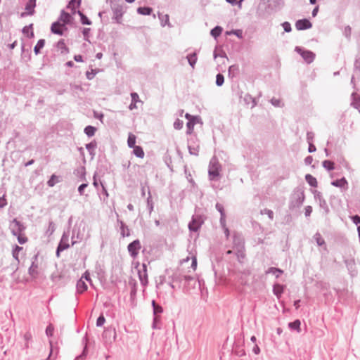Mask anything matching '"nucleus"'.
I'll use <instances>...</instances> for the list:
<instances>
[{
  "label": "nucleus",
  "mask_w": 360,
  "mask_h": 360,
  "mask_svg": "<svg viewBox=\"0 0 360 360\" xmlns=\"http://www.w3.org/2000/svg\"><path fill=\"white\" fill-rule=\"evenodd\" d=\"M224 76L221 74H218L217 75V78H216V84L218 86H221L224 83Z\"/></svg>",
  "instance_id": "c756f323"
},
{
  "label": "nucleus",
  "mask_w": 360,
  "mask_h": 360,
  "mask_svg": "<svg viewBox=\"0 0 360 360\" xmlns=\"http://www.w3.org/2000/svg\"><path fill=\"white\" fill-rule=\"evenodd\" d=\"M66 65L71 68L74 65V63L72 61H68L67 62Z\"/></svg>",
  "instance_id": "bf43d9fd"
},
{
  "label": "nucleus",
  "mask_w": 360,
  "mask_h": 360,
  "mask_svg": "<svg viewBox=\"0 0 360 360\" xmlns=\"http://www.w3.org/2000/svg\"><path fill=\"white\" fill-rule=\"evenodd\" d=\"M94 185L96 187H97V186H98V183H97V181H96V178H95V177H94Z\"/></svg>",
  "instance_id": "338daca9"
},
{
  "label": "nucleus",
  "mask_w": 360,
  "mask_h": 360,
  "mask_svg": "<svg viewBox=\"0 0 360 360\" xmlns=\"http://www.w3.org/2000/svg\"><path fill=\"white\" fill-rule=\"evenodd\" d=\"M331 184L336 187L347 188L348 184L345 178H342L333 181Z\"/></svg>",
  "instance_id": "9b49d317"
},
{
  "label": "nucleus",
  "mask_w": 360,
  "mask_h": 360,
  "mask_svg": "<svg viewBox=\"0 0 360 360\" xmlns=\"http://www.w3.org/2000/svg\"><path fill=\"white\" fill-rule=\"evenodd\" d=\"M78 6H77V4H75L74 3V0H71L68 6V8L71 9V10H75L76 8H77Z\"/></svg>",
  "instance_id": "a19ab883"
},
{
  "label": "nucleus",
  "mask_w": 360,
  "mask_h": 360,
  "mask_svg": "<svg viewBox=\"0 0 360 360\" xmlns=\"http://www.w3.org/2000/svg\"><path fill=\"white\" fill-rule=\"evenodd\" d=\"M29 29H30L29 27H25L23 28L22 31H23L24 33H27L28 31H29Z\"/></svg>",
  "instance_id": "e2e57ef3"
},
{
  "label": "nucleus",
  "mask_w": 360,
  "mask_h": 360,
  "mask_svg": "<svg viewBox=\"0 0 360 360\" xmlns=\"http://www.w3.org/2000/svg\"><path fill=\"white\" fill-rule=\"evenodd\" d=\"M103 56V54L101 53H98L96 54V58L98 59H101Z\"/></svg>",
  "instance_id": "680f3d73"
},
{
  "label": "nucleus",
  "mask_w": 360,
  "mask_h": 360,
  "mask_svg": "<svg viewBox=\"0 0 360 360\" xmlns=\"http://www.w3.org/2000/svg\"><path fill=\"white\" fill-rule=\"evenodd\" d=\"M137 12L141 15H148L152 13V8L149 7H139Z\"/></svg>",
  "instance_id": "f3484780"
},
{
  "label": "nucleus",
  "mask_w": 360,
  "mask_h": 360,
  "mask_svg": "<svg viewBox=\"0 0 360 360\" xmlns=\"http://www.w3.org/2000/svg\"><path fill=\"white\" fill-rule=\"evenodd\" d=\"M114 19L115 20L116 22L117 23H122V19L124 14V9L122 6H118L114 9Z\"/></svg>",
  "instance_id": "0eeeda50"
},
{
  "label": "nucleus",
  "mask_w": 360,
  "mask_h": 360,
  "mask_svg": "<svg viewBox=\"0 0 360 360\" xmlns=\"http://www.w3.org/2000/svg\"><path fill=\"white\" fill-rule=\"evenodd\" d=\"M165 22L163 25H165L166 24H168L169 23V16L168 15H165Z\"/></svg>",
  "instance_id": "13d9d810"
},
{
  "label": "nucleus",
  "mask_w": 360,
  "mask_h": 360,
  "mask_svg": "<svg viewBox=\"0 0 360 360\" xmlns=\"http://www.w3.org/2000/svg\"><path fill=\"white\" fill-rule=\"evenodd\" d=\"M238 71V67L236 65H231L229 67V75L232 74L234 75Z\"/></svg>",
  "instance_id": "7c9ffc66"
},
{
  "label": "nucleus",
  "mask_w": 360,
  "mask_h": 360,
  "mask_svg": "<svg viewBox=\"0 0 360 360\" xmlns=\"http://www.w3.org/2000/svg\"><path fill=\"white\" fill-rule=\"evenodd\" d=\"M295 27L298 30H307L311 27V23L307 19L299 20L295 23Z\"/></svg>",
  "instance_id": "39448f33"
},
{
  "label": "nucleus",
  "mask_w": 360,
  "mask_h": 360,
  "mask_svg": "<svg viewBox=\"0 0 360 360\" xmlns=\"http://www.w3.org/2000/svg\"><path fill=\"white\" fill-rule=\"evenodd\" d=\"M262 214H266L271 219L274 218V213L271 210L265 209L263 211H262Z\"/></svg>",
  "instance_id": "2f4dec72"
},
{
  "label": "nucleus",
  "mask_w": 360,
  "mask_h": 360,
  "mask_svg": "<svg viewBox=\"0 0 360 360\" xmlns=\"http://www.w3.org/2000/svg\"><path fill=\"white\" fill-rule=\"evenodd\" d=\"M311 210H312L311 207L309 206V207H306V211H305L306 215L307 216L309 215L310 213L311 212Z\"/></svg>",
  "instance_id": "864d4df0"
},
{
  "label": "nucleus",
  "mask_w": 360,
  "mask_h": 360,
  "mask_svg": "<svg viewBox=\"0 0 360 360\" xmlns=\"http://www.w3.org/2000/svg\"><path fill=\"white\" fill-rule=\"evenodd\" d=\"M127 143H128L129 147H130V148H133V147L136 146V145H135V143H136V136H135V135H134L133 134H129V137H128V140H127Z\"/></svg>",
  "instance_id": "412c9836"
},
{
  "label": "nucleus",
  "mask_w": 360,
  "mask_h": 360,
  "mask_svg": "<svg viewBox=\"0 0 360 360\" xmlns=\"http://www.w3.org/2000/svg\"><path fill=\"white\" fill-rule=\"evenodd\" d=\"M11 228L13 235H17L20 232H23L25 229L23 224L15 219L11 221Z\"/></svg>",
  "instance_id": "7ed1b4c3"
},
{
  "label": "nucleus",
  "mask_w": 360,
  "mask_h": 360,
  "mask_svg": "<svg viewBox=\"0 0 360 360\" xmlns=\"http://www.w3.org/2000/svg\"><path fill=\"white\" fill-rule=\"evenodd\" d=\"M301 55L307 63H311L314 60L315 56V55L312 52L309 51H302Z\"/></svg>",
  "instance_id": "9d476101"
},
{
  "label": "nucleus",
  "mask_w": 360,
  "mask_h": 360,
  "mask_svg": "<svg viewBox=\"0 0 360 360\" xmlns=\"http://www.w3.org/2000/svg\"><path fill=\"white\" fill-rule=\"evenodd\" d=\"M200 227V224L197 221L196 219H193V221L189 224V229L191 231H197Z\"/></svg>",
  "instance_id": "b1692460"
},
{
  "label": "nucleus",
  "mask_w": 360,
  "mask_h": 360,
  "mask_svg": "<svg viewBox=\"0 0 360 360\" xmlns=\"http://www.w3.org/2000/svg\"><path fill=\"white\" fill-rule=\"evenodd\" d=\"M84 278L86 281H90L89 274L88 272H86L77 283V290L79 293H82L87 289V285L85 281L83 280Z\"/></svg>",
  "instance_id": "f257e3e1"
},
{
  "label": "nucleus",
  "mask_w": 360,
  "mask_h": 360,
  "mask_svg": "<svg viewBox=\"0 0 360 360\" xmlns=\"http://www.w3.org/2000/svg\"><path fill=\"white\" fill-rule=\"evenodd\" d=\"M16 236H18V240L20 244H24L27 241V238L23 232H20Z\"/></svg>",
  "instance_id": "393cba45"
},
{
  "label": "nucleus",
  "mask_w": 360,
  "mask_h": 360,
  "mask_svg": "<svg viewBox=\"0 0 360 360\" xmlns=\"http://www.w3.org/2000/svg\"><path fill=\"white\" fill-rule=\"evenodd\" d=\"M153 307H154V312L156 314V313H160L162 312V307L157 305L155 304V301H153Z\"/></svg>",
  "instance_id": "c9c22d12"
},
{
  "label": "nucleus",
  "mask_w": 360,
  "mask_h": 360,
  "mask_svg": "<svg viewBox=\"0 0 360 360\" xmlns=\"http://www.w3.org/2000/svg\"><path fill=\"white\" fill-rule=\"evenodd\" d=\"M45 44L44 39H40L38 41L37 44L34 46V51L36 54H38L40 52V50L43 49Z\"/></svg>",
  "instance_id": "6ab92c4d"
},
{
  "label": "nucleus",
  "mask_w": 360,
  "mask_h": 360,
  "mask_svg": "<svg viewBox=\"0 0 360 360\" xmlns=\"http://www.w3.org/2000/svg\"><path fill=\"white\" fill-rule=\"evenodd\" d=\"M36 0H29L25 6V11L22 13L21 16L32 15L34 12Z\"/></svg>",
  "instance_id": "20e7f679"
},
{
  "label": "nucleus",
  "mask_w": 360,
  "mask_h": 360,
  "mask_svg": "<svg viewBox=\"0 0 360 360\" xmlns=\"http://www.w3.org/2000/svg\"><path fill=\"white\" fill-rule=\"evenodd\" d=\"M57 46L59 50H60L61 53H69V49L67 47L65 41L63 39L60 40Z\"/></svg>",
  "instance_id": "f8f14e48"
},
{
  "label": "nucleus",
  "mask_w": 360,
  "mask_h": 360,
  "mask_svg": "<svg viewBox=\"0 0 360 360\" xmlns=\"http://www.w3.org/2000/svg\"><path fill=\"white\" fill-rule=\"evenodd\" d=\"M187 59H188V61L189 64L191 65V66L193 68H194L195 64L197 62V56H196V54L195 53H192V54H189L187 56Z\"/></svg>",
  "instance_id": "a211bd4d"
},
{
  "label": "nucleus",
  "mask_w": 360,
  "mask_h": 360,
  "mask_svg": "<svg viewBox=\"0 0 360 360\" xmlns=\"http://www.w3.org/2000/svg\"><path fill=\"white\" fill-rule=\"evenodd\" d=\"M141 243L139 240H134L128 245V250L131 255L135 257L138 253L139 250L141 249Z\"/></svg>",
  "instance_id": "f03ea898"
},
{
  "label": "nucleus",
  "mask_w": 360,
  "mask_h": 360,
  "mask_svg": "<svg viewBox=\"0 0 360 360\" xmlns=\"http://www.w3.org/2000/svg\"><path fill=\"white\" fill-rule=\"evenodd\" d=\"M334 162L330 160H324L323 162V167L328 171L334 169Z\"/></svg>",
  "instance_id": "aec40b11"
},
{
  "label": "nucleus",
  "mask_w": 360,
  "mask_h": 360,
  "mask_svg": "<svg viewBox=\"0 0 360 360\" xmlns=\"http://www.w3.org/2000/svg\"><path fill=\"white\" fill-rule=\"evenodd\" d=\"M222 32V29L220 27H216L211 31V34L214 37H217L221 34Z\"/></svg>",
  "instance_id": "cd10ccee"
},
{
  "label": "nucleus",
  "mask_w": 360,
  "mask_h": 360,
  "mask_svg": "<svg viewBox=\"0 0 360 360\" xmlns=\"http://www.w3.org/2000/svg\"><path fill=\"white\" fill-rule=\"evenodd\" d=\"M253 352L255 354H258L260 352V349L257 345L254 347Z\"/></svg>",
  "instance_id": "3c124183"
},
{
  "label": "nucleus",
  "mask_w": 360,
  "mask_h": 360,
  "mask_svg": "<svg viewBox=\"0 0 360 360\" xmlns=\"http://www.w3.org/2000/svg\"><path fill=\"white\" fill-rule=\"evenodd\" d=\"M305 179L307 181V182L311 186H313V187H317L318 186V182H317V180L315 177H314L311 174H307L305 176Z\"/></svg>",
  "instance_id": "ddd939ff"
},
{
  "label": "nucleus",
  "mask_w": 360,
  "mask_h": 360,
  "mask_svg": "<svg viewBox=\"0 0 360 360\" xmlns=\"http://www.w3.org/2000/svg\"><path fill=\"white\" fill-rule=\"evenodd\" d=\"M51 32L54 34L62 35L65 30H66L64 24L58 22H54L51 25Z\"/></svg>",
  "instance_id": "423d86ee"
},
{
  "label": "nucleus",
  "mask_w": 360,
  "mask_h": 360,
  "mask_svg": "<svg viewBox=\"0 0 360 360\" xmlns=\"http://www.w3.org/2000/svg\"><path fill=\"white\" fill-rule=\"evenodd\" d=\"M251 341H252L253 342H255V341H256V338H255V336H252V337L251 338Z\"/></svg>",
  "instance_id": "774afa93"
},
{
  "label": "nucleus",
  "mask_w": 360,
  "mask_h": 360,
  "mask_svg": "<svg viewBox=\"0 0 360 360\" xmlns=\"http://www.w3.org/2000/svg\"><path fill=\"white\" fill-rule=\"evenodd\" d=\"M283 29L285 32H289L291 31V26L290 24L288 22H285L283 24Z\"/></svg>",
  "instance_id": "58836bf2"
},
{
  "label": "nucleus",
  "mask_w": 360,
  "mask_h": 360,
  "mask_svg": "<svg viewBox=\"0 0 360 360\" xmlns=\"http://www.w3.org/2000/svg\"><path fill=\"white\" fill-rule=\"evenodd\" d=\"M209 174L212 179L217 177L219 174L218 164H212L209 169Z\"/></svg>",
  "instance_id": "1a4fd4ad"
},
{
  "label": "nucleus",
  "mask_w": 360,
  "mask_h": 360,
  "mask_svg": "<svg viewBox=\"0 0 360 360\" xmlns=\"http://www.w3.org/2000/svg\"><path fill=\"white\" fill-rule=\"evenodd\" d=\"M68 247V245H65L61 243L59 244L58 249H57V255L59 257V252L60 251H63L65 249H66Z\"/></svg>",
  "instance_id": "ea45409f"
},
{
  "label": "nucleus",
  "mask_w": 360,
  "mask_h": 360,
  "mask_svg": "<svg viewBox=\"0 0 360 360\" xmlns=\"http://www.w3.org/2000/svg\"><path fill=\"white\" fill-rule=\"evenodd\" d=\"M78 14L81 17V22L82 24H84V25H91V22L81 11H78Z\"/></svg>",
  "instance_id": "bb28decb"
},
{
  "label": "nucleus",
  "mask_w": 360,
  "mask_h": 360,
  "mask_svg": "<svg viewBox=\"0 0 360 360\" xmlns=\"http://www.w3.org/2000/svg\"><path fill=\"white\" fill-rule=\"evenodd\" d=\"M174 126L175 129H180L183 127V122L179 120H177L176 121H175Z\"/></svg>",
  "instance_id": "f704fd0d"
},
{
  "label": "nucleus",
  "mask_w": 360,
  "mask_h": 360,
  "mask_svg": "<svg viewBox=\"0 0 360 360\" xmlns=\"http://www.w3.org/2000/svg\"><path fill=\"white\" fill-rule=\"evenodd\" d=\"M33 162H34V160H32L29 161L28 162H27V163L25 164V166H26V167H27V166H29V165H32Z\"/></svg>",
  "instance_id": "0e129e2a"
},
{
  "label": "nucleus",
  "mask_w": 360,
  "mask_h": 360,
  "mask_svg": "<svg viewBox=\"0 0 360 360\" xmlns=\"http://www.w3.org/2000/svg\"><path fill=\"white\" fill-rule=\"evenodd\" d=\"M226 1L233 4L236 1V0H226Z\"/></svg>",
  "instance_id": "69168bd1"
},
{
  "label": "nucleus",
  "mask_w": 360,
  "mask_h": 360,
  "mask_svg": "<svg viewBox=\"0 0 360 360\" xmlns=\"http://www.w3.org/2000/svg\"><path fill=\"white\" fill-rule=\"evenodd\" d=\"M186 117L188 120V122L187 123V132L188 134H191L193 132V131L194 125L196 123V122H195L196 118L193 117V116H191L189 114H186Z\"/></svg>",
  "instance_id": "6e6552de"
},
{
  "label": "nucleus",
  "mask_w": 360,
  "mask_h": 360,
  "mask_svg": "<svg viewBox=\"0 0 360 360\" xmlns=\"http://www.w3.org/2000/svg\"><path fill=\"white\" fill-rule=\"evenodd\" d=\"M315 150H316L315 146L313 145L312 143H310L309 146V152L312 153V152H314Z\"/></svg>",
  "instance_id": "de8ad7c7"
},
{
  "label": "nucleus",
  "mask_w": 360,
  "mask_h": 360,
  "mask_svg": "<svg viewBox=\"0 0 360 360\" xmlns=\"http://www.w3.org/2000/svg\"><path fill=\"white\" fill-rule=\"evenodd\" d=\"M136 103H134V102H133V101L131 102V104H130V105H129V108H130V110H133V109H134V108H136Z\"/></svg>",
  "instance_id": "6e6d98bb"
},
{
  "label": "nucleus",
  "mask_w": 360,
  "mask_h": 360,
  "mask_svg": "<svg viewBox=\"0 0 360 360\" xmlns=\"http://www.w3.org/2000/svg\"><path fill=\"white\" fill-rule=\"evenodd\" d=\"M105 321V317L103 316H100L96 321L97 326H101L104 324Z\"/></svg>",
  "instance_id": "473e14b6"
},
{
  "label": "nucleus",
  "mask_w": 360,
  "mask_h": 360,
  "mask_svg": "<svg viewBox=\"0 0 360 360\" xmlns=\"http://www.w3.org/2000/svg\"><path fill=\"white\" fill-rule=\"evenodd\" d=\"M284 290V286L280 284H276L274 286V293L278 296L280 297L281 295L283 293Z\"/></svg>",
  "instance_id": "dca6fc26"
},
{
  "label": "nucleus",
  "mask_w": 360,
  "mask_h": 360,
  "mask_svg": "<svg viewBox=\"0 0 360 360\" xmlns=\"http://www.w3.org/2000/svg\"><path fill=\"white\" fill-rule=\"evenodd\" d=\"M96 131V129L92 126H87L84 129V132L89 136H93Z\"/></svg>",
  "instance_id": "4be33fe9"
},
{
  "label": "nucleus",
  "mask_w": 360,
  "mask_h": 360,
  "mask_svg": "<svg viewBox=\"0 0 360 360\" xmlns=\"http://www.w3.org/2000/svg\"><path fill=\"white\" fill-rule=\"evenodd\" d=\"M22 250V248L18 245L15 246L13 250V257L18 259V252Z\"/></svg>",
  "instance_id": "4c0bfd02"
},
{
  "label": "nucleus",
  "mask_w": 360,
  "mask_h": 360,
  "mask_svg": "<svg viewBox=\"0 0 360 360\" xmlns=\"http://www.w3.org/2000/svg\"><path fill=\"white\" fill-rule=\"evenodd\" d=\"M317 243L319 245H321L324 243V240L320 238V236H318L316 238Z\"/></svg>",
  "instance_id": "603ef678"
},
{
  "label": "nucleus",
  "mask_w": 360,
  "mask_h": 360,
  "mask_svg": "<svg viewBox=\"0 0 360 360\" xmlns=\"http://www.w3.org/2000/svg\"><path fill=\"white\" fill-rule=\"evenodd\" d=\"M70 18L71 16L68 13L62 11L60 16V20L63 22L62 24H64L65 25L66 23H68L70 21Z\"/></svg>",
  "instance_id": "2eb2a0df"
},
{
  "label": "nucleus",
  "mask_w": 360,
  "mask_h": 360,
  "mask_svg": "<svg viewBox=\"0 0 360 360\" xmlns=\"http://www.w3.org/2000/svg\"><path fill=\"white\" fill-rule=\"evenodd\" d=\"M313 162V158L311 156H308L305 158L304 162L306 165H311Z\"/></svg>",
  "instance_id": "c03bdc74"
},
{
  "label": "nucleus",
  "mask_w": 360,
  "mask_h": 360,
  "mask_svg": "<svg viewBox=\"0 0 360 360\" xmlns=\"http://www.w3.org/2000/svg\"><path fill=\"white\" fill-rule=\"evenodd\" d=\"M191 266H192L193 270L196 269V267H197V259H196V257L195 256L192 257V264H191Z\"/></svg>",
  "instance_id": "37998d69"
},
{
  "label": "nucleus",
  "mask_w": 360,
  "mask_h": 360,
  "mask_svg": "<svg viewBox=\"0 0 360 360\" xmlns=\"http://www.w3.org/2000/svg\"><path fill=\"white\" fill-rule=\"evenodd\" d=\"M319 11V6H316L312 11V15L316 16Z\"/></svg>",
  "instance_id": "5fc2aeb1"
},
{
  "label": "nucleus",
  "mask_w": 360,
  "mask_h": 360,
  "mask_svg": "<svg viewBox=\"0 0 360 360\" xmlns=\"http://www.w3.org/2000/svg\"><path fill=\"white\" fill-rule=\"evenodd\" d=\"M96 71L94 70H91V72H89V71L86 72V75L87 79H92L94 77V76L96 75Z\"/></svg>",
  "instance_id": "72a5a7b5"
},
{
  "label": "nucleus",
  "mask_w": 360,
  "mask_h": 360,
  "mask_svg": "<svg viewBox=\"0 0 360 360\" xmlns=\"http://www.w3.org/2000/svg\"><path fill=\"white\" fill-rule=\"evenodd\" d=\"M269 273L274 274L276 277H278L280 274L283 273V271L276 268H270L268 271Z\"/></svg>",
  "instance_id": "c85d7f7f"
},
{
  "label": "nucleus",
  "mask_w": 360,
  "mask_h": 360,
  "mask_svg": "<svg viewBox=\"0 0 360 360\" xmlns=\"http://www.w3.org/2000/svg\"><path fill=\"white\" fill-rule=\"evenodd\" d=\"M353 221H354L356 224H357L360 223V217H359V216H357V215H356V216H354V217H353Z\"/></svg>",
  "instance_id": "8fccbe9b"
},
{
  "label": "nucleus",
  "mask_w": 360,
  "mask_h": 360,
  "mask_svg": "<svg viewBox=\"0 0 360 360\" xmlns=\"http://www.w3.org/2000/svg\"><path fill=\"white\" fill-rule=\"evenodd\" d=\"M87 186V184H83L82 185L79 186V188H78V191L80 193H82L83 192V190Z\"/></svg>",
  "instance_id": "49530a36"
},
{
  "label": "nucleus",
  "mask_w": 360,
  "mask_h": 360,
  "mask_svg": "<svg viewBox=\"0 0 360 360\" xmlns=\"http://www.w3.org/2000/svg\"><path fill=\"white\" fill-rule=\"evenodd\" d=\"M354 106L360 112V101H356L353 103Z\"/></svg>",
  "instance_id": "09e8293b"
},
{
  "label": "nucleus",
  "mask_w": 360,
  "mask_h": 360,
  "mask_svg": "<svg viewBox=\"0 0 360 360\" xmlns=\"http://www.w3.org/2000/svg\"><path fill=\"white\" fill-rule=\"evenodd\" d=\"M75 4H77V6L80 5V0H74Z\"/></svg>",
  "instance_id": "052dcab7"
},
{
  "label": "nucleus",
  "mask_w": 360,
  "mask_h": 360,
  "mask_svg": "<svg viewBox=\"0 0 360 360\" xmlns=\"http://www.w3.org/2000/svg\"><path fill=\"white\" fill-rule=\"evenodd\" d=\"M300 325L301 323L299 320H295L293 322H290L289 323V327L292 329L297 330L298 332L300 331Z\"/></svg>",
  "instance_id": "5701e85b"
},
{
  "label": "nucleus",
  "mask_w": 360,
  "mask_h": 360,
  "mask_svg": "<svg viewBox=\"0 0 360 360\" xmlns=\"http://www.w3.org/2000/svg\"><path fill=\"white\" fill-rule=\"evenodd\" d=\"M133 153L136 157L139 158H143L145 153L143 148L141 146H136L133 147Z\"/></svg>",
  "instance_id": "4468645a"
},
{
  "label": "nucleus",
  "mask_w": 360,
  "mask_h": 360,
  "mask_svg": "<svg viewBox=\"0 0 360 360\" xmlns=\"http://www.w3.org/2000/svg\"><path fill=\"white\" fill-rule=\"evenodd\" d=\"M53 333V326L52 325H49L46 330V333L47 335L51 336Z\"/></svg>",
  "instance_id": "e433bc0d"
},
{
  "label": "nucleus",
  "mask_w": 360,
  "mask_h": 360,
  "mask_svg": "<svg viewBox=\"0 0 360 360\" xmlns=\"http://www.w3.org/2000/svg\"><path fill=\"white\" fill-rule=\"evenodd\" d=\"M74 59L77 62H82L83 61L82 56L81 55L75 56Z\"/></svg>",
  "instance_id": "a18cd8bd"
},
{
  "label": "nucleus",
  "mask_w": 360,
  "mask_h": 360,
  "mask_svg": "<svg viewBox=\"0 0 360 360\" xmlns=\"http://www.w3.org/2000/svg\"><path fill=\"white\" fill-rule=\"evenodd\" d=\"M58 181V177L55 174H53L50 179L48 181L47 184L49 186L53 187L57 182Z\"/></svg>",
  "instance_id": "a878e982"
},
{
  "label": "nucleus",
  "mask_w": 360,
  "mask_h": 360,
  "mask_svg": "<svg viewBox=\"0 0 360 360\" xmlns=\"http://www.w3.org/2000/svg\"><path fill=\"white\" fill-rule=\"evenodd\" d=\"M89 31V28L84 29L83 34H84V37H87Z\"/></svg>",
  "instance_id": "4d7b16f0"
},
{
  "label": "nucleus",
  "mask_w": 360,
  "mask_h": 360,
  "mask_svg": "<svg viewBox=\"0 0 360 360\" xmlns=\"http://www.w3.org/2000/svg\"><path fill=\"white\" fill-rule=\"evenodd\" d=\"M131 100L133 102L136 103V102L139 101V97L136 93H132L131 94Z\"/></svg>",
  "instance_id": "79ce46f5"
}]
</instances>
